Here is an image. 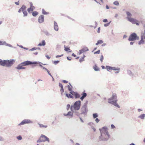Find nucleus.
Instances as JSON below:
<instances>
[{
    "label": "nucleus",
    "mask_w": 145,
    "mask_h": 145,
    "mask_svg": "<svg viewBox=\"0 0 145 145\" xmlns=\"http://www.w3.org/2000/svg\"><path fill=\"white\" fill-rule=\"evenodd\" d=\"M34 9L35 8H32L30 7L27 9V10L29 13H31V12L32 11V12Z\"/></svg>",
    "instance_id": "nucleus-25"
},
{
    "label": "nucleus",
    "mask_w": 145,
    "mask_h": 145,
    "mask_svg": "<svg viewBox=\"0 0 145 145\" xmlns=\"http://www.w3.org/2000/svg\"><path fill=\"white\" fill-rule=\"evenodd\" d=\"M103 58H104L103 56V55H102L101 56V57L100 59V61L101 62H103Z\"/></svg>",
    "instance_id": "nucleus-48"
},
{
    "label": "nucleus",
    "mask_w": 145,
    "mask_h": 145,
    "mask_svg": "<svg viewBox=\"0 0 145 145\" xmlns=\"http://www.w3.org/2000/svg\"><path fill=\"white\" fill-rule=\"evenodd\" d=\"M100 30V27H99L98 28V30L97 31V32L98 33H99Z\"/></svg>",
    "instance_id": "nucleus-64"
},
{
    "label": "nucleus",
    "mask_w": 145,
    "mask_h": 145,
    "mask_svg": "<svg viewBox=\"0 0 145 145\" xmlns=\"http://www.w3.org/2000/svg\"><path fill=\"white\" fill-rule=\"evenodd\" d=\"M66 96L68 98H70L71 99L73 98V96L72 95L70 94H66Z\"/></svg>",
    "instance_id": "nucleus-23"
},
{
    "label": "nucleus",
    "mask_w": 145,
    "mask_h": 145,
    "mask_svg": "<svg viewBox=\"0 0 145 145\" xmlns=\"http://www.w3.org/2000/svg\"><path fill=\"white\" fill-rule=\"evenodd\" d=\"M42 13L44 15L48 14V13L45 11L44 9L43 8L42 10Z\"/></svg>",
    "instance_id": "nucleus-28"
},
{
    "label": "nucleus",
    "mask_w": 145,
    "mask_h": 145,
    "mask_svg": "<svg viewBox=\"0 0 145 145\" xmlns=\"http://www.w3.org/2000/svg\"><path fill=\"white\" fill-rule=\"evenodd\" d=\"M127 18L129 21L131 22L133 24H136L137 25H139V23L137 22L138 21L136 19L130 17H127Z\"/></svg>",
    "instance_id": "nucleus-9"
},
{
    "label": "nucleus",
    "mask_w": 145,
    "mask_h": 145,
    "mask_svg": "<svg viewBox=\"0 0 145 145\" xmlns=\"http://www.w3.org/2000/svg\"><path fill=\"white\" fill-rule=\"evenodd\" d=\"M111 22V21L109 22H108L107 23H106V24H105L104 25V26L105 27H106L108 26H109L110 25V24Z\"/></svg>",
    "instance_id": "nucleus-37"
},
{
    "label": "nucleus",
    "mask_w": 145,
    "mask_h": 145,
    "mask_svg": "<svg viewBox=\"0 0 145 145\" xmlns=\"http://www.w3.org/2000/svg\"><path fill=\"white\" fill-rule=\"evenodd\" d=\"M127 72H128V74L130 75V76H131V75H132V72H131V71H127Z\"/></svg>",
    "instance_id": "nucleus-46"
},
{
    "label": "nucleus",
    "mask_w": 145,
    "mask_h": 145,
    "mask_svg": "<svg viewBox=\"0 0 145 145\" xmlns=\"http://www.w3.org/2000/svg\"><path fill=\"white\" fill-rule=\"evenodd\" d=\"M88 101H87L86 103H85L84 105H83V106H87V104H88Z\"/></svg>",
    "instance_id": "nucleus-49"
},
{
    "label": "nucleus",
    "mask_w": 145,
    "mask_h": 145,
    "mask_svg": "<svg viewBox=\"0 0 145 145\" xmlns=\"http://www.w3.org/2000/svg\"><path fill=\"white\" fill-rule=\"evenodd\" d=\"M88 112V106L83 105L81 109V114L86 115Z\"/></svg>",
    "instance_id": "nucleus-8"
},
{
    "label": "nucleus",
    "mask_w": 145,
    "mask_h": 145,
    "mask_svg": "<svg viewBox=\"0 0 145 145\" xmlns=\"http://www.w3.org/2000/svg\"><path fill=\"white\" fill-rule=\"evenodd\" d=\"M43 32L47 36H49L51 35V34L48 32V31L47 30H44L43 31Z\"/></svg>",
    "instance_id": "nucleus-21"
},
{
    "label": "nucleus",
    "mask_w": 145,
    "mask_h": 145,
    "mask_svg": "<svg viewBox=\"0 0 145 145\" xmlns=\"http://www.w3.org/2000/svg\"><path fill=\"white\" fill-rule=\"evenodd\" d=\"M45 56L48 59H50V57H49L48 55H46Z\"/></svg>",
    "instance_id": "nucleus-56"
},
{
    "label": "nucleus",
    "mask_w": 145,
    "mask_h": 145,
    "mask_svg": "<svg viewBox=\"0 0 145 145\" xmlns=\"http://www.w3.org/2000/svg\"><path fill=\"white\" fill-rule=\"evenodd\" d=\"M60 91L62 93H63L64 92V90L63 87L61 88Z\"/></svg>",
    "instance_id": "nucleus-55"
},
{
    "label": "nucleus",
    "mask_w": 145,
    "mask_h": 145,
    "mask_svg": "<svg viewBox=\"0 0 145 145\" xmlns=\"http://www.w3.org/2000/svg\"><path fill=\"white\" fill-rule=\"evenodd\" d=\"M32 15L34 16H36L39 14V13L37 11H34L33 12H32Z\"/></svg>",
    "instance_id": "nucleus-20"
},
{
    "label": "nucleus",
    "mask_w": 145,
    "mask_h": 145,
    "mask_svg": "<svg viewBox=\"0 0 145 145\" xmlns=\"http://www.w3.org/2000/svg\"><path fill=\"white\" fill-rule=\"evenodd\" d=\"M126 14H127V16H128L127 17H131L132 16L131 14L129 11H126Z\"/></svg>",
    "instance_id": "nucleus-26"
},
{
    "label": "nucleus",
    "mask_w": 145,
    "mask_h": 145,
    "mask_svg": "<svg viewBox=\"0 0 145 145\" xmlns=\"http://www.w3.org/2000/svg\"><path fill=\"white\" fill-rule=\"evenodd\" d=\"M59 60L55 61L53 62V63L55 65H56L59 62Z\"/></svg>",
    "instance_id": "nucleus-36"
},
{
    "label": "nucleus",
    "mask_w": 145,
    "mask_h": 145,
    "mask_svg": "<svg viewBox=\"0 0 145 145\" xmlns=\"http://www.w3.org/2000/svg\"><path fill=\"white\" fill-rule=\"evenodd\" d=\"M91 128L95 132L96 131V129L93 126H91Z\"/></svg>",
    "instance_id": "nucleus-59"
},
{
    "label": "nucleus",
    "mask_w": 145,
    "mask_h": 145,
    "mask_svg": "<svg viewBox=\"0 0 145 145\" xmlns=\"http://www.w3.org/2000/svg\"><path fill=\"white\" fill-rule=\"evenodd\" d=\"M139 39V37L137 36L136 33H133L129 36L128 40L129 41H133L136 40H138Z\"/></svg>",
    "instance_id": "nucleus-6"
},
{
    "label": "nucleus",
    "mask_w": 145,
    "mask_h": 145,
    "mask_svg": "<svg viewBox=\"0 0 145 145\" xmlns=\"http://www.w3.org/2000/svg\"><path fill=\"white\" fill-rule=\"evenodd\" d=\"M63 82L64 83H65V84L67 83L68 82V81H67L66 80H63Z\"/></svg>",
    "instance_id": "nucleus-60"
},
{
    "label": "nucleus",
    "mask_w": 145,
    "mask_h": 145,
    "mask_svg": "<svg viewBox=\"0 0 145 145\" xmlns=\"http://www.w3.org/2000/svg\"><path fill=\"white\" fill-rule=\"evenodd\" d=\"M93 124V123L92 122H89L88 123V124L90 126H92V125Z\"/></svg>",
    "instance_id": "nucleus-58"
},
{
    "label": "nucleus",
    "mask_w": 145,
    "mask_h": 145,
    "mask_svg": "<svg viewBox=\"0 0 145 145\" xmlns=\"http://www.w3.org/2000/svg\"><path fill=\"white\" fill-rule=\"evenodd\" d=\"M89 50L88 48L86 46H84L82 49L79 50V55L81 54L84 52Z\"/></svg>",
    "instance_id": "nucleus-12"
},
{
    "label": "nucleus",
    "mask_w": 145,
    "mask_h": 145,
    "mask_svg": "<svg viewBox=\"0 0 145 145\" xmlns=\"http://www.w3.org/2000/svg\"><path fill=\"white\" fill-rule=\"evenodd\" d=\"M108 103L112 104L118 108H120V106L117 103V95L116 94L113 93L111 98L108 99Z\"/></svg>",
    "instance_id": "nucleus-3"
},
{
    "label": "nucleus",
    "mask_w": 145,
    "mask_h": 145,
    "mask_svg": "<svg viewBox=\"0 0 145 145\" xmlns=\"http://www.w3.org/2000/svg\"><path fill=\"white\" fill-rule=\"evenodd\" d=\"M113 4L114 5L117 6H118L119 5V3L117 1H114Z\"/></svg>",
    "instance_id": "nucleus-39"
},
{
    "label": "nucleus",
    "mask_w": 145,
    "mask_h": 145,
    "mask_svg": "<svg viewBox=\"0 0 145 145\" xmlns=\"http://www.w3.org/2000/svg\"><path fill=\"white\" fill-rule=\"evenodd\" d=\"M93 68L94 69V70L95 71H99V68L96 65L93 66Z\"/></svg>",
    "instance_id": "nucleus-24"
},
{
    "label": "nucleus",
    "mask_w": 145,
    "mask_h": 145,
    "mask_svg": "<svg viewBox=\"0 0 145 145\" xmlns=\"http://www.w3.org/2000/svg\"><path fill=\"white\" fill-rule=\"evenodd\" d=\"M17 139L19 140H20L22 139V137L20 135H19L17 137Z\"/></svg>",
    "instance_id": "nucleus-42"
},
{
    "label": "nucleus",
    "mask_w": 145,
    "mask_h": 145,
    "mask_svg": "<svg viewBox=\"0 0 145 145\" xmlns=\"http://www.w3.org/2000/svg\"><path fill=\"white\" fill-rule=\"evenodd\" d=\"M97 42L99 43V44H101L103 42V40H99L97 41Z\"/></svg>",
    "instance_id": "nucleus-40"
},
{
    "label": "nucleus",
    "mask_w": 145,
    "mask_h": 145,
    "mask_svg": "<svg viewBox=\"0 0 145 145\" xmlns=\"http://www.w3.org/2000/svg\"><path fill=\"white\" fill-rule=\"evenodd\" d=\"M106 67L108 71L109 70H112V67L109 66H106Z\"/></svg>",
    "instance_id": "nucleus-33"
},
{
    "label": "nucleus",
    "mask_w": 145,
    "mask_h": 145,
    "mask_svg": "<svg viewBox=\"0 0 145 145\" xmlns=\"http://www.w3.org/2000/svg\"><path fill=\"white\" fill-rule=\"evenodd\" d=\"M63 56V54H61L60 55H57L56 56V58H58L59 57H61Z\"/></svg>",
    "instance_id": "nucleus-53"
},
{
    "label": "nucleus",
    "mask_w": 145,
    "mask_h": 145,
    "mask_svg": "<svg viewBox=\"0 0 145 145\" xmlns=\"http://www.w3.org/2000/svg\"><path fill=\"white\" fill-rule=\"evenodd\" d=\"M73 95L74 96L75 98L76 99L79 98L80 96V95L77 92H75V93L73 94Z\"/></svg>",
    "instance_id": "nucleus-18"
},
{
    "label": "nucleus",
    "mask_w": 145,
    "mask_h": 145,
    "mask_svg": "<svg viewBox=\"0 0 145 145\" xmlns=\"http://www.w3.org/2000/svg\"><path fill=\"white\" fill-rule=\"evenodd\" d=\"M70 105L69 104L67 105V110H68L70 108Z\"/></svg>",
    "instance_id": "nucleus-47"
},
{
    "label": "nucleus",
    "mask_w": 145,
    "mask_h": 145,
    "mask_svg": "<svg viewBox=\"0 0 145 145\" xmlns=\"http://www.w3.org/2000/svg\"><path fill=\"white\" fill-rule=\"evenodd\" d=\"M111 126L112 129H113L115 128V127L113 124L111 125Z\"/></svg>",
    "instance_id": "nucleus-62"
},
{
    "label": "nucleus",
    "mask_w": 145,
    "mask_h": 145,
    "mask_svg": "<svg viewBox=\"0 0 145 145\" xmlns=\"http://www.w3.org/2000/svg\"><path fill=\"white\" fill-rule=\"evenodd\" d=\"M73 106H72V105H71V107H70V109H71V111H73Z\"/></svg>",
    "instance_id": "nucleus-63"
},
{
    "label": "nucleus",
    "mask_w": 145,
    "mask_h": 145,
    "mask_svg": "<svg viewBox=\"0 0 145 145\" xmlns=\"http://www.w3.org/2000/svg\"><path fill=\"white\" fill-rule=\"evenodd\" d=\"M5 45L6 46H8L10 47L13 48H16L15 47H13L11 45L7 43L5 41H2L0 40V45Z\"/></svg>",
    "instance_id": "nucleus-11"
},
{
    "label": "nucleus",
    "mask_w": 145,
    "mask_h": 145,
    "mask_svg": "<svg viewBox=\"0 0 145 145\" xmlns=\"http://www.w3.org/2000/svg\"><path fill=\"white\" fill-rule=\"evenodd\" d=\"M47 141L48 143L50 142L49 138L45 135H41L40 138L37 140V142H44Z\"/></svg>",
    "instance_id": "nucleus-5"
},
{
    "label": "nucleus",
    "mask_w": 145,
    "mask_h": 145,
    "mask_svg": "<svg viewBox=\"0 0 145 145\" xmlns=\"http://www.w3.org/2000/svg\"><path fill=\"white\" fill-rule=\"evenodd\" d=\"M32 123V121L30 120L27 119H25L23 120L19 124V125H22L25 124L31 123Z\"/></svg>",
    "instance_id": "nucleus-10"
},
{
    "label": "nucleus",
    "mask_w": 145,
    "mask_h": 145,
    "mask_svg": "<svg viewBox=\"0 0 145 145\" xmlns=\"http://www.w3.org/2000/svg\"><path fill=\"white\" fill-rule=\"evenodd\" d=\"M16 68L18 70H20L21 69H25V67H24L21 63L19 64L18 66L16 67Z\"/></svg>",
    "instance_id": "nucleus-15"
},
{
    "label": "nucleus",
    "mask_w": 145,
    "mask_h": 145,
    "mask_svg": "<svg viewBox=\"0 0 145 145\" xmlns=\"http://www.w3.org/2000/svg\"><path fill=\"white\" fill-rule=\"evenodd\" d=\"M38 63H42L39 61H33L32 62L29 61H26L23 62L21 63V64L23 66H26L31 65H34L35 66Z\"/></svg>",
    "instance_id": "nucleus-4"
},
{
    "label": "nucleus",
    "mask_w": 145,
    "mask_h": 145,
    "mask_svg": "<svg viewBox=\"0 0 145 145\" xmlns=\"http://www.w3.org/2000/svg\"><path fill=\"white\" fill-rule=\"evenodd\" d=\"M98 114L97 113H94L93 114V117L94 118H97L98 116Z\"/></svg>",
    "instance_id": "nucleus-31"
},
{
    "label": "nucleus",
    "mask_w": 145,
    "mask_h": 145,
    "mask_svg": "<svg viewBox=\"0 0 145 145\" xmlns=\"http://www.w3.org/2000/svg\"><path fill=\"white\" fill-rule=\"evenodd\" d=\"M145 117V114H143L140 115L138 117V118H140L142 119H144Z\"/></svg>",
    "instance_id": "nucleus-22"
},
{
    "label": "nucleus",
    "mask_w": 145,
    "mask_h": 145,
    "mask_svg": "<svg viewBox=\"0 0 145 145\" xmlns=\"http://www.w3.org/2000/svg\"><path fill=\"white\" fill-rule=\"evenodd\" d=\"M38 124L39 125L40 127L41 128L45 127V128H46L47 127V125H44L42 124L38 123Z\"/></svg>",
    "instance_id": "nucleus-27"
},
{
    "label": "nucleus",
    "mask_w": 145,
    "mask_h": 145,
    "mask_svg": "<svg viewBox=\"0 0 145 145\" xmlns=\"http://www.w3.org/2000/svg\"><path fill=\"white\" fill-rule=\"evenodd\" d=\"M64 115L65 116H69L70 118H72L73 117V114L72 112L70 111L67 114H64Z\"/></svg>",
    "instance_id": "nucleus-16"
},
{
    "label": "nucleus",
    "mask_w": 145,
    "mask_h": 145,
    "mask_svg": "<svg viewBox=\"0 0 145 145\" xmlns=\"http://www.w3.org/2000/svg\"><path fill=\"white\" fill-rule=\"evenodd\" d=\"M70 93L71 94H72V95H73V94L75 93V92H74L73 91H72V90L70 91Z\"/></svg>",
    "instance_id": "nucleus-45"
},
{
    "label": "nucleus",
    "mask_w": 145,
    "mask_h": 145,
    "mask_svg": "<svg viewBox=\"0 0 145 145\" xmlns=\"http://www.w3.org/2000/svg\"><path fill=\"white\" fill-rule=\"evenodd\" d=\"M95 121L97 123H98L99 122L100 120L98 118H97L95 119Z\"/></svg>",
    "instance_id": "nucleus-51"
},
{
    "label": "nucleus",
    "mask_w": 145,
    "mask_h": 145,
    "mask_svg": "<svg viewBox=\"0 0 145 145\" xmlns=\"http://www.w3.org/2000/svg\"><path fill=\"white\" fill-rule=\"evenodd\" d=\"M82 97H84V98H85V97H86L87 95V93H85V92H83L82 93Z\"/></svg>",
    "instance_id": "nucleus-29"
},
{
    "label": "nucleus",
    "mask_w": 145,
    "mask_h": 145,
    "mask_svg": "<svg viewBox=\"0 0 145 145\" xmlns=\"http://www.w3.org/2000/svg\"><path fill=\"white\" fill-rule=\"evenodd\" d=\"M30 8H35V7H34V6H33V4L32 2H30Z\"/></svg>",
    "instance_id": "nucleus-43"
},
{
    "label": "nucleus",
    "mask_w": 145,
    "mask_h": 145,
    "mask_svg": "<svg viewBox=\"0 0 145 145\" xmlns=\"http://www.w3.org/2000/svg\"><path fill=\"white\" fill-rule=\"evenodd\" d=\"M46 45V42L44 40H42V43H40L38 45V46H44Z\"/></svg>",
    "instance_id": "nucleus-19"
},
{
    "label": "nucleus",
    "mask_w": 145,
    "mask_h": 145,
    "mask_svg": "<svg viewBox=\"0 0 145 145\" xmlns=\"http://www.w3.org/2000/svg\"><path fill=\"white\" fill-rule=\"evenodd\" d=\"M141 40H144V33L143 32H142L141 33Z\"/></svg>",
    "instance_id": "nucleus-32"
},
{
    "label": "nucleus",
    "mask_w": 145,
    "mask_h": 145,
    "mask_svg": "<svg viewBox=\"0 0 145 145\" xmlns=\"http://www.w3.org/2000/svg\"><path fill=\"white\" fill-rule=\"evenodd\" d=\"M15 61V60L14 59L3 60L0 59V65L1 66L10 67L14 64Z\"/></svg>",
    "instance_id": "nucleus-2"
},
{
    "label": "nucleus",
    "mask_w": 145,
    "mask_h": 145,
    "mask_svg": "<svg viewBox=\"0 0 145 145\" xmlns=\"http://www.w3.org/2000/svg\"><path fill=\"white\" fill-rule=\"evenodd\" d=\"M26 8L27 7L25 5H23L22 7L18 10V12L19 13H20L22 11L23 12H24L25 10H26Z\"/></svg>",
    "instance_id": "nucleus-14"
},
{
    "label": "nucleus",
    "mask_w": 145,
    "mask_h": 145,
    "mask_svg": "<svg viewBox=\"0 0 145 145\" xmlns=\"http://www.w3.org/2000/svg\"><path fill=\"white\" fill-rule=\"evenodd\" d=\"M38 22L40 23H41L44 21V16L43 15L40 16L38 19Z\"/></svg>",
    "instance_id": "nucleus-13"
},
{
    "label": "nucleus",
    "mask_w": 145,
    "mask_h": 145,
    "mask_svg": "<svg viewBox=\"0 0 145 145\" xmlns=\"http://www.w3.org/2000/svg\"><path fill=\"white\" fill-rule=\"evenodd\" d=\"M54 29L55 30L57 31L58 30V27L56 22H54Z\"/></svg>",
    "instance_id": "nucleus-17"
},
{
    "label": "nucleus",
    "mask_w": 145,
    "mask_h": 145,
    "mask_svg": "<svg viewBox=\"0 0 145 145\" xmlns=\"http://www.w3.org/2000/svg\"><path fill=\"white\" fill-rule=\"evenodd\" d=\"M100 52V50H98L97 51L95 52L94 53V54H99Z\"/></svg>",
    "instance_id": "nucleus-50"
},
{
    "label": "nucleus",
    "mask_w": 145,
    "mask_h": 145,
    "mask_svg": "<svg viewBox=\"0 0 145 145\" xmlns=\"http://www.w3.org/2000/svg\"><path fill=\"white\" fill-rule=\"evenodd\" d=\"M74 113L75 114V115L78 116H79L80 114L77 111H76Z\"/></svg>",
    "instance_id": "nucleus-41"
},
{
    "label": "nucleus",
    "mask_w": 145,
    "mask_h": 145,
    "mask_svg": "<svg viewBox=\"0 0 145 145\" xmlns=\"http://www.w3.org/2000/svg\"><path fill=\"white\" fill-rule=\"evenodd\" d=\"M112 70H117V71H119L120 70V69L119 68H116L115 67H112Z\"/></svg>",
    "instance_id": "nucleus-38"
},
{
    "label": "nucleus",
    "mask_w": 145,
    "mask_h": 145,
    "mask_svg": "<svg viewBox=\"0 0 145 145\" xmlns=\"http://www.w3.org/2000/svg\"><path fill=\"white\" fill-rule=\"evenodd\" d=\"M36 50V47H34V48H32V49L29 50L32 51L35 50Z\"/></svg>",
    "instance_id": "nucleus-54"
},
{
    "label": "nucleus",
    "mask_w": 145,
    "mask_h": 145,
    "mask_svg": "<svg viewBox=\"0 0 145 145\" xmlns=\"http://www.w3.org/2000/svg\"><path fill=\"white\" fill-rule=\"evenodd\" d=\"M101 134L99 137V141H107L109 139L110 135L108 131V128L106 126H104L102 128L99 129Z\"/></svg>",
    "instance_id": "nucleus-1"
},
{
    "label": "nucleus",
    "mask_w": 145,
    "mask_h": 145,
    "mask_svg": "<svg viewBox=\"0 0 145 145\" xmlns=\"http://www.w3.org/2000/svg\"><path fill=\"white\" fill-rule=\"evenodd\" d=\"M59 86L61 88L63 87V85L61 83H59Z\"/></svg>",
    "instance_id": "nucleus-52"
},
{
    "label": "nucleus",
    "mask_w": 145,
    "mask_h": 145,
    "mask_svg": "<svg viewBox=\"0 0 145 145\" xmlns=\"http://www.w3.org/2000/svg\"><path fill=\"white\" fill-rule=\"evenodd\" d=\"M81 102L79 100L75 102L73 105V108L74 110H78L80 108Z\"/></svg>",
    "instance_id": "nucleus-7"
},
{
    "label": "nucleus",
    "mask_w": 145,
    "mask_h": 145,
    "mask_svg": "<svg viewBox=\"0 0 145 145\" xmlns=\"http://www.w3.org/2000/svg\"><path fill=\"white\" fill-rule=\"evenodd\" d=\"M48 74L50 75L51 77H52V75L50 73L49 71L48 70V71H47Z\"/></svg>",
    "instance_id": "nucleus-61"
},
{
    "label": "nucleus",
    "mask_w": 145,
    "mask_h": 145,
    "mask_svg": "<svg viewBox=\"0 0 145 145\" xmlns=\"http://www.w3.org/2000/svg\"><path fill=\"white\" fill-rule=\"evenodd\" d=\"M144 40H140L138 42V44L139 45L143 44L144 43Z\"/></svg>",
    "instance_id": "nucleus-30"
},
{
    "label": "nucleus",
    "mask_w": 145,
    "mask_h": 145,
    "mask_svg": "<svg viewBox=\"0 0 145 145\" xmlns=\"http://www.w3.org/2000/svg\"><path fill=\"white\" fill-rule=\"evenodd\" d=\"M84 61V57H82L81 58L79 59V61L80 62H81L83 61Z\"/></svg>",
    "instance_id": "nucleus-44"
},
{
    "label": "nucleus",
    "mask_w": 145,
    "mask_h": 145,
    "mask_svg": "<svg viewBox=\"0 0 145 145\" xmlns=\"http://www.w3.org/2000/svg\"><path fill=\"white\" fill-rule=\"evenodd\" d=\"M103 22H108V20L106 19H105L103 20Z\"/></svg>",
    "instance_id": "nucleus-57"
},
{
    "label": "nucleus",
    "mask_w": 145,
    "mask_h": 145,
    "mask_svg": "<svg viewBox=\"0 0 145 145\" xmlns=\"http://www.w3.org/2000/svg\"><path fill=\"white\" fill-rule=\"evenodd\" d=\"M65 48L64 50L65 51H68L69 50H71L68 48L66 47L65 46H64Z\"/></svg>",
    "instance_id": "nucleus-35"
},
{
    "label": "nucleus",
    "mask_w": 145,
    "mask_h": 145,
    "mask_svg": "<svg viewBox=\"0 0 145 145\" xmlns=\"http://www.w3.org/2000/svg\"><path fill=\"white\" fill-rule=\"evenodd\" d=\"M24 14V16H27V13L26 10H25L24 12H23Z\"/></svg>",
    "instance_id": "nucleus-34"
}]
</instances>
